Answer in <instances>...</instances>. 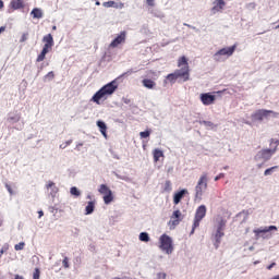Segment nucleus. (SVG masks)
<instances>
[{"instance_id": "nucleus-1", "label": "nucleus", "mask_w": 279, "mask_h": 279, "mask_svg": "<svg viewBox=\"0 0 279 279\" xmlns=\"http://www.w3.org/2000/svg\"><path fill=\"white\" fill-rule=\"evenodd\" d=\"M178 66L180 70L168 74L167 80H169L171 84H175L180 78L183 80V82H189V80H191V68L189 66V59L185 56L178 59Z\"/></svg>"}, {"instance_id": "nucleus-2", "label": "nucleus", "mask_w": 279, "mask_h": 279, "mask_svg": "<svg viewBox=\"0 0 279 279\" xmlns=\"http://www.w3.org/2000/svg\"><path fill=\"white\" fill-rule=\"evenodd\" d=\"M119 88V84L117 83V80L111 81L110 83L102 86L98 92L95 93V95L92 97L90 101H94V104H97V106L101 105V100L106 101L109 97H112L114 93H117V89Z\"/></svg>"}, {"instance_id": "nucleus-3", "label": "nucleus", "mask_w": 279, "mask_h": 279, "mask_svg": "<svg viewBox=\"0 0 279 279\" xmlns=\"http://www.w3.org/2000/svg\"><path fill=\"white\" fill-rule=\"evenodd\" d=\"M207 189H208V174L203 173L195 186V199L202 201V197L204 196V193H206Z\"/></svg>"}, {"instance_id": "nucleus-4", "label": "nucleus", "mask_w": 279, "mask_h": 279, "mask_svg": "<svg viewBox=\"0 0 279 279\" xmlns=\"http://www.w3.org/2000/svg\"><path fill=\"white\" fill-rule=\"evenodd\" d=\"M159 247L162 252H166V254H173V240L171 236L163 233L159 238Z\"/></svg>"}, {"instance_id": "nucleus-5", "label": "nucleus", "mask_w": 279, "mask_h": 279, "mask_svg": "<svg viewBox=\"0 0 279 279\" xmlns=\"http://www.w3.org/2000/svg\"><path fill=\"white\" fill-rule=\"evenodd\" d=\"M234 51H236V44L231 47L221 48L214 54V60L216 62H221V57L225 56V58H230L234 54Z\"/></svg>"}, {"instance_id": "nucleus-6", "label": "nucleus", "mask_w": 279, "mask_h": 279, "mask_svg": "<svg viewBox=\"0 0 279 279\" xmlns=\"http://www.w3.org/2000/svg\"><path fill=\"white\" fill-rule=\"evenodd\" d=\"M206 213H207L206 205H201L197 207V209L195 211V216H194L192 234H193V232H195L196 228H199V223H202V219H204V217H206Z\"/></svg>"}, {"instance_id": "nucleus-7", "label": "nucleus", "mask_w": 279, "mask_h": 279, "mask_svg": "<svg viewBox=\"0 0 279 279\" xmlns=\"http://www.w3.org/2000/svg\"><path fill=\"white\" fill-rule=\"evenodd\" d=\"M269 114H271L275 119L279 117V113L274 110L259 109L252 114V119H254V121H263L264 119H267Z\"/></svg>"}, {"instance_id": "nucleus-8", "label": "nucleus", "mask_w": 279, "mask_h": 279, "mask_svg": "<svg viewBox=\"0 0 279 279\" xmlns=\"http://www.w3.org/2000/svg\"><path fill=\"white\" fill-rule=\"evenodd\" d=\"M125 38H128V33L122 31L109 45L111 49L117 48L119 45H123L125 43Z\"/></svg>"}, {"instance_id": "nucleus-9", "label": "nucleus", "mask_w": 279, "mask_h": 279, "mask_svg": "<svg viewBox=\"0 0 279 279\" xmlns=\"http://www.w3.org/2000/svg\"><path fill=\"white\" fill-rule=\"evenodd\" d=\"M217 98L210 93L201 94V101L203 106H213Z\"/></svg>"}, {"instance_id": "nucleus-10", "label": "nucleus", "mask_w": 279, "mask_h": 279, "mask_svg": "<svg viewBox=\"0 0 279 279\" xmlns=\"http://www.w3.org/2000/svg\"><path fill=\"white\" fill-rule=\"evenodd\" d=\"M43 43L45 44L44 49L51 51V49H53V35H45L43 38Z\"/></svg>"}, {"instance_id": "nucleus-11", "label": "nucleus", "mask_w": 279, "mask_h": 279, "mask_svg": "<svg viewBox=\"0 0 279 279\" xmlns=\"http://www.w3.org/2000/svg\"><path fill=\"white\" fill-rule=\"evenodd\" d=\"M276 151H277V148H274V149L267 148V149H262L259 151V155H260V158H263V160H270Z\"/></svg>"}, {"instance_id": "nucleus-12", "label": "nucleus", "mask_w": 279, "mask_h": 279, "mask_svg": "<svg viewBox=\"0 0 279 279\" xmlns=\"http://www.w3.org/2000/svg\"><path fill=\"white\" fill-rule=\"evenodd\" d=\"M186 193H189L187 190H181L180 192L175 193L173 196V204L178 205L180 202H182V198L184 195H186Z\"/></svg>"}, {"instance_id": "nucleus-13", "label": "nucleus", "mask_w": 279, "mask_h": 279, "mask_svg": "<svg viewBox=\"0 0 279 279\" xmlns=\"http://www.w3.org/2000/svg\"><path fill=\"white\" fill-rule=\"evenodd\" d=\"M12 10H23L25 2L23 0H12L10 3Z\"/></svg>"}, {"instance_id": "nucleus-14", "label": "nucleus", "mask_w": 279, "mask_h": 279, "mask_svg": "<svg viewBox=\"0 0 279 279\" xmlns=\"http://www.w3.org/2000/svg\"><path fill=\"white\" fill-rule=\"evenodd\" d=\"M223 8H226V1H223V0H216L214 2L213 12H221V10H223Z\"/></svg>"}, {"instance_id": "nucleus-15", "label": "nucleus", "mask_w": 279, "mask_h": 279, "mask_svg": "<svg viewBox=\"0 0 279 279\" xmlns=\"http://www.w3.org/2000/svg\"><path fill=\"white\" fill-rule=\"evenodd\" d=\"M223 235H225L223 231L217 229V232H216V234H215V243H214L216 250L219 248V245L221 244V238H222Z\"/></svg>"}, {"instance_id": "nucleus-16", "label": "nucleus", "mask_w": 279, "mask_h": 279, "mask_svg": "<svg viewBox=\"0 0 279 279\" xmlns=\"http://www.w3.org/2000/svg\"><path fill=\"white\" fill-rule=\"evenodd\" d=\"M97 126L100 130V134H102V136H105V138H107L108 134L106 133L108 130V126L106 125V122L98 120L97 121Z\"/></svg>"}, {"instance_id": "nucleus-17", "label": "nucleus", "mask_w": 279, "mask_h": 279, "mask_svg": "<svg viewBox=\"0 0 279 279\" xmlns=\"http://www.w3.org/2000/svg\"><path fill=\"white\" fill-rule=\"evenodd\" d=\"M142 84L145 88H148V89H153V88H156V82H154L153 80L150 78H144L142 81Z\"/></svg>"}, {"instance_id": "nucleus-18", "label": "nucleus", "mask_w": 279, "mask_h": 279, "mask_svg": "<svg viewBox=\"0 0 279 279\" xmlns=\"http://www.w3.org/2000/svg\"><path fill=\"white\" fill-rule=\"evenodd\" d=\"M271 230H278L276 226L266 227L264 229H256L254 230L255 234H265L267 232H271Z\"/></svg>"}, {"instance_id": "nucleus-19", "label": "nucleus", "mask_w": 279, "mask_h": 279, "mask_svg": "<svg viewBox=\"0 0 279 279\" xmlns=\"http://www.w3.org/2000/svg\"><path fill=\"white\" fill-rule=\"evenodd\" d=\"M102 5H104V8H120V9L124 8L123 2H120V4H117V2H114L112 0L104 2Z\"/></svg>"}, {"instance_id": "nucleus-20", "label": "nucleus", "mask_w": 279, "mask_h": 279, "mask_svg": "<svg viewBox=\"0 0 279 279\" xmlns=\"http://www.w3.org/2000/svg\"><path fill=\"white\" fill-rule=\"evenodd\" d=\"M47 191H50V195H56L58 193V186H56V183L53 181H49L48 184L46 185Z\"/></svg>"}, {"instance_id": "nucleus-21", "label": "nucleus", "mask_w": 279, "mask_h": 279, "mask_svg": "<svg viewBox=\"0 0 279 279\" xmlns=\"http://www.w3.org/2000/svg\"><path fill=\"white\" fill-rule=\"evenodd\" d=\"M93 213H95V201L88 202L85 207V215H93Z\"/></svg>"}, {"instance_id": "nucleus-22", "label": "nucleus", "mask_w": 279, "mask_h": 279, "mask_svg": "<svg viewBox=\"0 0 279 279\" xmlns=\"http://www.w3.org/2000/svg\"><path fill=\"white\" fill-rule=\"evenodd\" d=\"M98 191L100 195H104V196L110 195V193H112V190L108 187V185L106 184H101Z\"/></svg>"}, {"instance_id": "nucleus-23", "label": "nucleus", "mask_w": 279, "mask_h": 279, "mask_svg": "<svg viewBox=\"0 0 279 279\" xmlns=\"http://www.w3.org/2000/svg\"><path fill=\"white\" fill-rule=\"evenodd\" d=\"M153 156H154V162H158V160H160V158H162L165 156V153H162V150L156 148L153 151Z\"/></svg>"}, {"instance_id": "nucleus-24", "label": "nucleus", "mask_w": 279, "mask_h": 279, "mask_svg": "<svg viewBox=\"0 0 279 279\" xmlns=\"http://www.w3.org/2000/svg\"><path fill=\"white\" fill-rule=\"evenodd\" d=\"M31 15L33 16V19H43V10H40L39 8H35L32 10Z\"/></svg>"}, {"instance_id": "nucleus-25", "label": "nucleus", "mask_w": 279, "mask_h": 279, "mask_svg": "<svg viewBox=\"0 0 279 279\" xmlns=\"http://www.w3.org/2000/svg\"><path fill=\"white\" fill-rule=\"evenodd\" d=\"M50 50H47L46 48H43L41 52L38 54L36 62H43L45 58L47 57V53H49Z\"/></svg>"}, {"instance_id": "nucleus-26", "label": "nucleus", "mask_w": 279, "mask_h": 279, "mask_svg": "<svg viewBox=\"0 0 279 279\" xmlns=\"http://www.w3.org/2000/svg\"><path fill=\"white\" fill-rule=\"evenodd\" d=\"M7 121L9 123H19L21 121V114L9 116Z\"/></svg>"}, {"instance_id": "nucleus-27", "label": "nucleus", "mask_w": 279, "mask_h": 279, "mask_svg": "<svg viewBox=\"0 0 279 279\" xmlns=\"http://www.w3.org/2000/svg\"><path fill=\"white\" fill-rule=\"evenodd\" d=\"M102 199H104L105 204H107V205L112 204V202L114 201V196L112 195V192H111V193L105 195L102 197Z\"/></svg>"}, {"instance_id": "nucleus-28", "label": "nucleus", "mask_w": 279, "mask_h": 279, "mask_svg": "<svg viewBox=\"0 0 279 279\" xmlns=\"http://www.w3.org/2000/svg\"><path fill=\"white\" fill-rule=\"evenodd\" d=\"M140 241H143L144 243H149V233L147 232L140 233Z\"/></svg>"}, {"instance_id": "nucleus-29", "label": "nucleus", "mask_w": 279, "mask_h": 279, "mask_svg": "<svg viewBox=\"0 0 279 279\" xmlns=\"http://www.w3.org/2000/svg\"><path fill=\"white\" fill-rule=\"evenodd\" d=\"M226 228V220L223 218L220 217V220L218 222V228L217 230H220L223 232V229Z\"/></svg>"}, {"instance_id": "nucleus-30", "label": "nucleus", "mask_w": 279, "mask_h": 279, "mask_svg": "<svg viewBox=\"0 0 279 279\" xmlns=\"http://www.w3.org/2000/svg\"><path fill=\"white\" fill-rule=\"evenodd\" d=\"M71 195H74V197H80V195H82V193H80V190H77V187L73 186L70 190Z\"/></svg>"}, {"instance_id": "nucleus-31", "label": "nucleus", "mask_w": 279, "mask_h": 279, "mask_svg": "<svg viewBox=\"0 0 279 279\" xmlns=\"http://www.w3.org/2000/svg\"><path fill=\"white\" fill-rule=\"evenodd\" d=\"M276 169H278V166H274L271 168L266 169L264 172V175H271V173H274V171H276Z\"/></svg>"}, {"instance_id": "nucleus-32", "label": "nucleus", "mask_w": 279, "mask_h": 279, "mask_svg": "<svg viewBox=\"0 0 279 279\" xmlns=\"http://www.w3.org/2000/svg\"><path fill=\"white\" fill-rule=\"evenodd\" d=\"M151 131H143L140 133L141 138H149Z\"/></svg>"}, {"instance_id": "nucleus-33", "label": "nucleus", "mask_w": 279, "mask_h": 279, "mask_svg": "<svg viewBox=\"0 0 279 279\" xmlns=\"http://www.w3.org/2000/svg\"><path fill=\"white\" fill-rule=\"evenodd\" d=\"M25 248V242H20L19 244H15L14 250L16 252H20L21 250Z\"/></svg>"}, {"instance_id": "nucleus-34", "label": "nucleus", "mask_w": 279, "mask_h": 279, "mask_svg": "<svg viewBox=\"0 0 279 279\" xmlns=\"http://www.w3.org/2000/svg\"><path fill=\"white\" fill-rule=\"evenodd\" d=\"M180 217H182V211H180V209L174 210L172 214V219H180Z\"/></svg>"}, {"instance_id": "nucleus-35", "label": "nucleus", "mask_w": 279, "mask_h": 279, "mask_svg": "<svg viewBox=\"0 0 279 279\" xmlns=\"http://www.w3.org/2000/svg\"><path fill=\"white\" fill-rule=\"evenodd\" d=\"M10 250V245L5 244L4 246H2V248L0 250V258L1 256H3L5 254V252H8Z\"/></svg>"}, {"instance_id": "nucleus-36", "label": "nucleus", "mask_w": 279, "mask_h": 279, "mask_svg": "<svg viewBox=\"0 0 279 279\" xmlns=\"http://www.w3.org/2000/svg\"><path fill=\"white\" fill-rule=\"evenodd\" d=\"M163 191H166V193H169V191H171V181H166Z\"/></svg>"}, {"instance_id": "nucleus-37", "label": "nucleus", "mask_w": 279, "mask_h": 279, "mask_svg": "<svg viewBox=\"0 0 279 279\" xmlns=\"http://www.w3.org/2000/svg\"><path fill=\"white\" fill-rule=\"evenodd\" d=\"M33 279H40V269L35 268V271L33 274Z\"/></svg>"}, {"instance_id": "nucleus-38", "label": "nucleus", "mask_w": 279, "mask_h": 279, "mask_svg": "<svg viewBox=\"0 0 279 279\" xmlns=\"http://www.w3.org/2000/svg\"><path fill=\"white\" fill-rule=\"evenodd\" d=\"M62 265L64 267V269H69L70 265H69V257H64L62 260Z\"/></svg>"}, {"instance_id": "nucleus-39", "label": "nucleus", "mask_w": 279, "mask_h": 279, "mask_svg": "<svg viewBox=\"0 0 279 279\" xmlns=\"http://www.w3.org/2000/svg\"><path fill=\"white\" fill-rule=\"evenodd\" d=\"M29 38V33H24L20 39V43H25Z\"/></svg>"}, {"instance_id": "nucleus-40", "label": "nucleus", "mask_w": 279, "mask_h": 279, "mask_svg": "<svg viewBox=\"0 0 279 279\" xmlns=\"http://www.w3.org/2000/svg\"><path fill=\"white\" fill-rule=\"evenodd\" d=\"M5 189L10 193V195H14V191L12 190V185L5 183Z\"/></svg>"}, {"instance_id": "nucleus-41", "label": "nucleus", "mask_w": 279, "mask_h": 279, "mask_svg": "<svg viewBox=\"0 0 279 279\" xmlns=\"http://www.w3.org/2000/svg\"><path fill=\"white\" fill-rule=\"evenodd\" d=\"M203 125H206V128H213L215 124L210 121H203Z\"/></svg>"}, {"instance_id": "nucleus-42", "label": "nucleus", "mask_w": 279, "mask_h": 279, "mask_svg": "<svg viewBox=\"0 0 279 279\" xmlns=\"http://www.w3.org/2000/svg\"><path fill=\"white\" fill-rule=\"evenodd\" d=\"M180 221H182V219H174V220L170 221L169 223H171L172 226H179Z\"/></svg>"}, {"instance_id": "nucleus-43", "label": "nucleus", "mask_w": 279, "mask_h": 279, "mask_svg": "<svg viewBox=\"0 0 279 279\" xmlns=\"http://www.w3.org/2000/svg\"><path fill=\"white\" fill-rule=\"evenodd\" d=\"M221 178H225L223 173H219L217 177H215V182H219V180H221Z\"/></svg>"}, {"instance_id": "nucleus-44", "label": "nucleus", "mask_w": 279, "mask_h": 279, "mask_svg": "<svg viewBox=\"0 0 279 279\" xmlns=\"http://www.w3.org/2000/svg\"><path fill=\"white\" fill-rule=\"evenodd\" d=\"M46 77H49L50 80H53V77H56V74H53V71H51V72H48Z\"/></svg>"}, {"instance_id": "nucleus-45", "label": "nucleus", "mask_w": 279, "mask_h": 279, "mask_svg": "<svg viewBox=\"0 0 279 279\" xmlns=\"http://www.w3.org/2000/svg\"><path fill=\"white\" fill-rule=\"evenodd\" d=\"M158 279H167V274H165V272H159V274H158Z\"/></svg>"}, {"instance_id": "nucleus-46", "label": "nucleus", "mask_w": 279, "mask_h": 279, "mask_svg": "<svg viewBox=\"0 0 279 279\" xmlns=\"http://www.w3.org/2000/svg\"><path fill=\"white\" fill-rule=\"evenodd\" d=\"M156 0H146V3H147V5H149L150 8H154V2H155Z\"/></svg>"}, {"instance_id": "nucleus-47", "label": "nucleus", "mask_w": 279, "mask_h": 279, "mask_svg": "<svg viewBox=\"0 0 279 279\" xmlns=\"http://www.w3.org/2000/svg\"><path fill=\"white\" fill-rule=\"evenodd\" d=\"M276 267V262H272L270 265L267 266V269L270 271V269H274Z\"/></svg>"}, {"instance_id": "nucleus-48", "label": "nucleus", "mask_w": 279, "mask_h": 279, "mask_svg": "<svg viewBox=\"0 0 279 279\" xmlns=\"http://www.w3.org/2000/svg\"><path fill=\"white\" fill-rule=\"evenodd\" d=\"M125 75H132V70H131V71H128V72H125V73H123V74L121 75V77H125Z\"/></svg>"}, {"instance_id": "nucleus-49", "label": "nucleus", "mask_w": 279, "mask_h": 279, "mask_svg": "<svg viewBox=\"0 0 279 279\" xmlns=\"http://www.w3.org/2000/svg\"><path fill=\"white\" fill-rule=\"evenodd\" d=\"M71 143H73V141H71V140L68 141V142H65V143H64V147H69V145H71Z\"/></svg>"}, {"instance_id": "nucleus-50", "label": "nucleus", "mask_w": 279, "mask_h": 279, "mask_svg": "<svg viewBox=\"0 0 279 279\" xmlns=\"http://www.w3.org/2000/svg\"><path fill=\"white\" fill-rule=\"evenodd\" d=\"M38 215H39V219H40L41 217L45 216V213H44L43 210H39V211H38Z\"/></svg>"}, {"instance_id": "nucleus-51", "label": "nucleus", "mask_w": 279, "mask_h": 279, "mask_svg": "<svg viewBox=\"0 0 279 279\" xmlns=\"http://www.w3.org/2000/svg\"><path fill=\"white\" fill-rule=\"evenodd\" d=\"M4 4H3V0H0V10H3Z\"/></svg>"}, {"instance_id": "nucleus-52", "label": "nucleus", "mask_w": 279, "mask_h": 279, "mask_svg": "<svg viewBox=\"0 0 279 279\" xmlns=\"http://www.w3.org/2000/svg\"><path fill=\"white\" fill-rule=\"evenodd\" d=\"M3 32H5V26L0 27V34H3Z\"/></svg>"}, {"instance_id": "nucleus-53", "label": "nucleus", "mask_w": 279, "mask_h": 279, "mask_svg": "<svg viewBox=\"0 0 279 279\" xmlns=\"http://www.w3.org/2000/svg\"><path fill=\"white\" fill-rule=\"evenodd\" d=\"M60 148H61V149H65L66 147H64V144H61V145H60Z\"/></svg>"}, {"instance_id": "nucleus-54", "label": "nucleus", "mask_w": 279, "mask_h": 279, "mask_svg": "<svg viewBox=\"0 0 279 279\" xmlns=\"http://www.w3.org/2000/svg\"><path fill=\"white\" fill-rule=\"evenodd\" d=\"M260 263V260H256V262H254L253 264L254 265H258Z\"/></svg>"}, {"instance_id": "nucleus-55", "label": "nucleus", "mask_w": 279, "mask_h": 279, "mask_svg": "<svg viewBox=\"0 0 279 279\" xmlns=\"http://www.w3.org/2000/svg\"><path fill=\"white\" fill-rule=\"evenodd\" d=\"M252 8H256V4L255 3H251L250 4Z\"/></svg>"}, {"instance_id": "nucleus-56", "label": "nucleus", "mask_w": 279, "mask_h": 279, "mask_svg": "<svg viewBox=\"0 0 279 279\" xmlns=\"http://www.w3.org/2000/svg\"><path fill=\"white\" fill-rule=\"evenodd\" d=\"M96 5H101V3L99 1H96Z\"/></svg>"}, {"instance_id": "nucleus-57", "label": "nucleus", "mask_w": 279, "mask_h": 279, "mask_svg": "<svg viewBox=\"0 0 279 279\" xmlns=\"http://www.w3.org/2000/svg\"><path fill=\"white\" fill-rule=\"evenodd\" d=\"M93 197L90 195H87V199H92Z\"/></svg>"}, {"instance_id": "nucleus-58", "label": "nucleus", "mask_w": 279, "mask_h": 279, "mask_svg": "<svg viewBox=\"0 0 279 279\" xmlns=\"http://www.w3.org/2000/svg\"><path fill=\"white\" fill-rule=\"evenodd\" d=\"M52 29H56V26H53Z\"/></svg>"}]
</instances>
